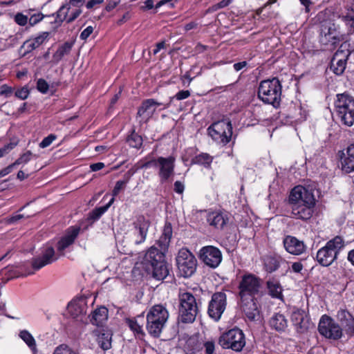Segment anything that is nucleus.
I'll return each instance as SVG.
<instances>
[{"instance_id":"1","label":"nucleus","mask_w":354,"mask_h":354,"mask_svg":"<svg viewBox=\"0 0 354 354\" xmlns=\"http://www.w3.org/2000/svg\"><path fill=\"white\" fill-rule=\"evenodd\" d=\"M171 224L166 221L156 246H151L146 252L142 261V268L147 274L157 280H163L169 274V264L165 260V252L172 236Z\"/></svg>"},{"instance_id":"18","label":"nucleus","mask_w":354,"mask_h":354,"mask_svg":"<svg viewBox=\"0 0 354 354\" xmlns=\"http://www.w3.org/2000/svg\"><path fill=\"white\" fill-rule=\"evenodd\" d=\"M158 176L161 183L167 182L174 174L175 158L159 157Z\"/></svg>"},{"instance_id":"40","label":"nucleus","mask_w":354,"mask_h":354,"mask_svg":"<svg viewBox=\"0 0 354 354\" xmlns=\"http://www.w3.org/2000/svg\"><path fill=\"white\" fill-rule=\"evenodd\" d=\"M212 160L213 158L208 153H202L198 156H196L192 159V163L201 165L204 166L205 167L208 168L210 167Z\"/></svg>"},{"instance_id":"12","label":"nucleus","mask_w":354,"mask_h":354,"mask_svg":"<svg viewBox=\"0 0 354 354\" xmlns=\"http://www.w3.org/2000/svg\"><path fill=\"white\" fill-rule=\"evenodd\" d=\"M318 330L326 338L333 340L339 339L343 335V329L340 325L326 315L321 317Z\"/></svg>"},{"instance_id":"54","label":"nucleus","mask_w":354,"mask_h":354,"mask_svg":"<svg viewBox=\"0 0 354 354\" xmlns=\"http://www.w3.org/2000/svg\"><path fill=\"white\" fill-rule=\"evenodd\" d=\"M125 182H123L122 180H118L116 182L115 185L112 191V195L114 199L115 196H118L121 190L124 189L126 187Z\"/></svg>"},{"instance_id":"39","label":"nucleus","mask_w":354,"mask_h":354,"mask_svg":"<svg viewBox=\"0 0 354 354\" xmlns=\"http://www.w3.org/2000/svg\"><path fill=\"white\" fill-rule=\"evenodd\" d=\"M19 337L26 342L34 354L37 351L36 342L32 335L26 330H21Z\"/></svg>"},{"instance_id":"9","label":"nucleus","mask_w":354,"mask_h":354,"mask_svg":"<svg viewBox=\"0 0 354 354\" xmlns=\"http://www.w3.org/2000/svg\"><path fill=\"white\" fill-rule=\"evenodd\" d=\"M319 38L322 45L332 46H335L344 39L338 26L331 20L321 22Z\"/></svg>"},{"instance_id":"56","label":"nucleus","mask_w":354,"mask_h":354,"mask_svg":"<svg viewBox=\"0 0 354 354\" xmlns=\"http://www.w3.org/2000/svg\"><path fill=\"white\" fill-rule=\"evenodd\" d=\"M191 93L188 90H182L178 92L172 98H176L177 100H183L190 96Z\"/></svg>"},{"instance_id":"53","label":"nucleus","mask_w":354,"mask_h":354,"mask_svg":"<svg viewBox=\"0 0 354 354\" xmlns=\"http://www.w3.org/2000/svg\"><path fill=\"white\" fill-rule=\"evenodd\" d=\"M57 136L55 134H50L44 138L39 143L41 148H46L51 145V143L56 139Z\"/></svg>"},{"instance_id":"30","label":"nucleus","mask_w":354,"mask_h":354,"mask_svg":"<svg viewBox=\"0 0 354 354\" xmlns=\"http://www.w3.org/2000/svg\"><path fill=\"white\" fill-rule=\"evenodd\" d=\"M145 322V316L143 314L138 315L133 318H127L125 323L130 328V329L135 333L136 335H145L143 330V325Z\"/></svg>"},{"instance_id":"20","label":"nucleus","mask_w":354,"mask_h":354,"mask_svg":"<svg viewBox=\"0 0 354 354\" xmlns=\"http://www.w3.org/2000/svg\"><path fill=\"white\" fill-rule=\"evenodd\" d=\"M292 322L297 333H306L313 327L310 319L303 310H297L292 314Z\"/></svg>"},{"instance_id":"32","label":"nucleus","mask_w":354,"mask_h":354,"mask_svg":"<svg viewBox=\"0 0 354 354\" xmlns=\"http://www.w3.org/2000/svg\"><path fill=\"white\" fill-rule=\"evenodd\" d=\"M269 326L272 329L282 333L288 327V320L283 314L275 313L270 319Z\"/></svg>"},{"instance_id":"61","label":"nucleus","mask_w":354,"mask_h":354,"mask_svg":"<svg viewBox=\"0 0 354 354\" xmlns=\"http://www.w3.org/2000/svg\"><path fill=\"white\" fill-rule=\"evenodd\" d=\"M136 171L133 169H130L128 170L124 175L123 182H125L126 184L128 183L131 176L135 174Z\"/></svg>"},{"instance_id":"33","label":"nucleus","mask_w":354,"mask_h":354,"mask_svg":"<svg viewBox=\"0 0 354 354\" xmlns=\"http://www.w3.org/2000/svg\"><path fill=\"white\" fill-rule=\"evenodd\" d=\"M97 335V342L99 346L104 351H106L111 347L112 333L110 330L100 329L95 330Z\"/></svg>"},{"instance_id":"2","label":"nucleus","mask_w":354,"mask_h":354,"mask_svg":"<svg viewBox=\"0 0 354 354\" xmlns=\"http://www.w3.org/2000/svg\"><path fill=\"white\" fill-rule=\"evenodd\" d=\"M288 204L292 218L308 221L313 215L316 199L312 189L297 185L291 189Z\"/></svg>"},{"instance_id":"4","label":"nucleus","mask_w":354,"mask_h":354,"mask_svg":"<svg viewBox=\"0 0 354 354\" xmlns=\"http://www.w3.org/2000/svg\"><path fill=\"white\" fill-rule=\"evenodd\" d=\"M178 322L183 324L193 323L198 313V303L196 297L189 292H180L178 295Z\"/></svg>"},{"instance_id":"49","label":"nucleus","mask_w":354,"mask_h":354,"mask_svg":"<svg viewBox=\"0 0 354 354\" xmlns=\"http://www.w3.org/2000/svg\"><path fill=\"white\" fill-rule=\"evenodd\" d=\"M82 12L81 8H76L70 15L68 14L66 16V18L64 21H66L67 24H71L74 21Z\"/></svg>"},{"instance_id":"14","label":"nucleus","mask_w":354,"mask_h":354,"mask_svg":"<svg viewBox=\"0 0 354 354\" xmlns=\"http://www.w3.org/2000/svg\"><path fill=\"white\" fill-rule=\"evenodd\" d=\"M227 306V296L223 292H214L208 304L207 314L209 317L218 322L221 319Z\"/></svg>"},{"instance_id":"42","label":"nucleus","mask_w":354,"mask_h":354,"mask_svg":"<svg viewBox=\"0 0 354 354\" xmlns=\"http://www.w3.org/2000/svg\"><path fill=\"white\" fill-rule=\"evenodd\" d=\"M342 21L348 28L349 32H354V10L353 9L348 10L346 13L342 14L340 17Z\"/></svg>"},{"instance_id":"63","label":"nucleus","mask_w":354,"mask_h":354,"mask_svg":"<svg viewBox=\"0 0 354 354\" xmlns=\"http://www.w3.org/2000/svg\"><path fill=\"white\" fill-rule=\"evenodd\" d=\"M104 1V0H90L87 2V3L86 4V7L88 8V9H91L93 8L95 5L97 4H101Z\"/></svg>"},{"instance_id":"44","label":"nucleus","mask_w":354,"mask_h":354,"mask_svg":"<svg viewBox=\"0 0 354 354\" xmlns=\"http://www.w3.org/2000/svg\"><path fill=\"white\" fill-rule=\"evenodd\" d=\"M32 158H37V156L33 154L30 151H27L26 153L21 155L20 157L17 158L13 163L15 166L21 164H26L29 162Z\"/></svg>"},{"instance_id":"27","label":"nucleus","mask_w":354,"mask_h":354,"mask_svg":"<svg viewBox=\"0 0 354 354\" xmlns=\"http://www.w3.org/2000/svg\"><path fill=\"white\" fill-rule=\"evenodd\" d=\"M340 153V160L342 169L346 173H351L354 171V143L348 145L346 149V153L343 151Z\"/></svg>"},{"instance_id":"19","label":"nucleus","mask_w":354,"mask_h":354,"mask_svg":"<svg viewBox=\"0 0 354 354\" xmlns=\"http://www.w3.org/2000/svg\"><path fill=\"white\" fill-rule=\"evenodd\" d=\"M56 260L54 248L52 246H48L41 250L39 256L32 259L31 264L32 268L37 270Z\"/></svg>"},{"instance_id":"47","label":"nucleus","mask_w":354,"mask_h":354,"mask_svg":"<svg viewBox=\"0 0 354 354\" xmlns=\"http://www.w3.org/2000/svg\"><path fill=\"white\" fill-rule=\"evenodd\" d=\"M17 145V142H10L0 148V158L3 157Z\"/></svg>"},{"instance_id":"59","label":"nucleus","mask_w":354,"mask_h":354,"mask_svg":"<svg viewBox=\"0 0 354 354\" xmlns=\"http://www.w3.org/2000/svg\"><path fill=\"white\" fill-rule=\"evenodd\" d=\"M16 167L14 163L8 165V167L0 170V178L10 174L12 169Z\"/></svg>"},{"instance_id":"36","label":"nucleus","mask_w":354,"mask_h":354,"mask_svg":"<svg viewBox=\"0 0 354 354\" xmlns=\"http://www.w3.org/2000/svg\"><path fill=\"white\" fill-rule=\"evenodd\" d=\"M108 319V309L106 307L101 306L95 309L91 317L90 322L92 324L97 326H102Z\"/></svg>"},{"instance_id":"15","label":"nucleus","mask_w":354,"mask_h":354,"mask_svg":"<svg viewBox=\"0 0 354 354\" xmlns=\"http://www.w3.org/2000/svg\"><path fill=\"white\" fill-rule=\"evenodd\" d=\"M150 225V221L144 215L139 214L136 216L132 223L133 228L131 234V240L135 244L139 245L145 242Z\"/></svg>"},{"instance_id":"29","label":"nucleus","mask_w":354,"mask_h":354,"mask_svg":"<svg viewBox=\"0 0 354 354\" xmlns=\"http://www.w3.org/2000/svg\"><path fill=\"white\" fill-rule=\"evenodd\" d=\"M162 104L152 98L145 100L139 106L137 115L139 117L146 116L147 118H149L155 112L156 106Z\"/></svg>"},{"instance_id":"35","label":"nucleus","mask_w":354,"mask_h":354,"mask_svg":"<svg viewBox=\"0 0 354 354\" xmlns=\"http://www.w3.org/2000/svg\"><path fill=\"white\" fill-rule=\"evenodd\" d=\"M284 260L278 255H267L263 259V266L268 272L276 271Z\"/></svg>"},{"instance_id":"52","label":"nucleus","mask_w":354,"mask_h":354,"mask_svg":"<svg viewBox=\"0 0 354 354\" xmlns=\"http://www.w3.org/2000/svg\"><path fill=\"white\" fill-rule=\"evenodd\" d=\"M203 348L205 349V354H214L215 351V344L213 341H207L203 342Z\"/></svg>"},{"instance_id":"16","label":"nucleus","mask_w":354,"mask_h":354,"mask_svg":"<svg viewBox=\"0 0 354 354\" xmlns=\"http://www.w3.org/2000/svg\"><path fill=\"white\" fill-rule=\"evenodd\" d=\"M199 258L206 266L211 268H216L221 264L223 256L218 248L207 245L200 250Z\"/></svg>"},{"instance_id":"31","label":"nucleus","mask_w":354,"mask_h":354,"mask_svg":"<svg viewBox=\"0 0 354 354\" xmlns=\"http://www.w3.org/2000/svg\"><path fill=\"white\" fill-rule=\"evenodd\" d=\"M48 35L49 34L48 32H44L39 36L24 41L23 45L21 46V48H26L24 55L30 53L33 50L38 48L40 45H41L47 39Z\"/></svg>"},{"instance_id":"28","label":"nucleus","mask_w":354,"mask_h":354,"mask_svg":"<svg viewBox=\"0 0 354 354\" xmlns=\"http://www.w3.org/2000/svg\"><path fill=\"white\" fill-rule=\"evenodd\" d=\"M67 309L73 318L83 321V317L86 313L87 306L84 299H80L69 303Z\"/></svg>"},{"instance_id":"13","label":"nucleus","mask_w":354,"mask_h":354,"mask_svg":"<svg viewBox=\"0 0 354 354\" xmlns=\"http://www.w3.org/2000/svg\"><path fill=\"white\" fill-rule=\"evenodd\" d=\"M260 288V279L252 274H245L241 277L238 286L239 295L240 298L254 297L259 292Z\"/></svg>"},{"instance_id":"25","label":"nucleus","mask_w":354,"mask_h":354,"mask_svg":"<svg viewBox=\"0 0 354 354\" xmlns=\"http://www.w3.org/2000/svg\"><path fill=\"white\" fill-rule=\"evenodd\" d=\"M84 3V0H68L64 3L56 12V19L54 21L60 26L66 18L71 7L81 8Z\"/></svg>"},{"instance_id":"6","label":"nucleus","mask_w":354,"mask_h":354,"mask_svg":"<svg viewBox=\"0 0 354 354\" xmlns=\"http://www.w3.org/2000/svg\"><path fill=\"white\" fill-rule=\"evenodd\" d=\"M282 86L278 78L268 79L261 82L258 96L264 103L278 107L281 101Z\"/></svg>"},{"instance_id":"10","label":"nucleus","mask_w":354,"mask_h":354,"mask_svg":"<svg viewBox=\"0 0 354 354\" xmlns=\"http://www.w3.org/2000/svg\"><path fill=\"white\" fill-rule=\"evenodd\" d=\"M208 135L217 143L226 145L232 136V125L230 120H219L207 128Z\"/></svg>"},{"instance_id":"62","label":"nucleus","mask_w":354,"mask_h":354,"mask_svg":"<svg viewBox=\"0 0 354 354\" xmlns=\"http://www.w3.org/2000/svg\"><path fill=\"white\" fill-rule=\"evenodd\" d=\"M304 266L300 262H295L292 265V269L296 273H299L302 270Z\"/></svg>"},{"instance_id":"43","label":"nucleus","mask_w":354,"mask_h":354,"mask_svg":"<svg viewBox=\"0 0 354 354\" xmlns=\"http://www.w3.org/2000/svg\"><path fill=\"white\" fill-rule=\"evenodd\" d=\"M269 294L272 297L279 298L281 295V287L278 282L268 281Z\"/></svg>"},{"instance_id":"17","label":"nucleus","mask_w":354,"mask_h":354,"mask_svg":"<svg viewBox=\"0 0 354 354\" xmlns=\"http://www.w3.org/2000/svg\"><path fill=\"white\" fill-rule=\"evenodd\" d=\"M343 45L334 54L330 65V69L336 75H340L345 71L348 57L351 52L348 50L342 49Z\"/></svg>"},{"instance_id":"38","label":"nucleus","mask_w":354,"mask_h":354,"mask_svg":"<svg viewBox=\"0 0 354 354\" xmlns=\"http://www.w3.org/2000/svg\"><path fill=\"white\" fill-rule=\"evenodd\" d=\"M113 202L114 198H112L106 205L95 208L88 214V220L91 221L98 220L102 216V215L107 211V209L109 208V207L112 205Z\"/></svg>"},{"instance_id":"8","label":"nucleus","mask_w":354,"mask_h":354,"mask_svg":"<svg viewBox=\"0 0 354 354\" xmlns=\"http://www.w3.org/2000/svg\"><path fill=\"white\" fill-rule=\"evenodd\" d=\"M218 344L224 349L241 351L245 346V337L243 330L234 327L223 333L218 338Z\"/></svg>"},{"instance_id":"34","label":"nucleus","mask_w":354,"mask_h":354,"mask_svg":"<svg viewBox=\"0 0 354 354\" xmlns=\"http://www.w3.org/2000/svg\"><path fill=\"white\" fill-rule=\"evenodd\" d=\"M203 350V342L198 337L193 335L189 337L184 346L186 354H197Z\"/></svg>"},{"instance_id":"46","label":"nucleus","mask_w":354,"mask_h":354,"mask_svg":"<svg viewBox=\"0 0 354 354\" xmlns=\"http://www.w3.org/2000/svg\"><path fill=\"white\" fill-rule=\"evenodd\" d=\"M53 354H76V353L66 344L57 346Z\"/></svg>"},{"instance_id":"57","label":"nucleus","mask_w":354,"mask_h":354,"mask_svg":"<svg viewBox=\"0 0 354 354\" xmlns=\"http://www.w3.org/2000/svg\"><path fill=\"white\" fill-rule=\"evenodd\" d=\"M93 32V28L91 26L86 28L80 34V37L82 40H86Z\"/></svg>"},{"instance_id":"21","label":"nucleus","mask_w":354,"mask_h":354,"mask_svg":"<svg viewBox=\"0 0 354 354\" xmlns=\"http://www.w3.org/2000/svg\"><path fill=\"white\" fill-rule=\"evenodd\" d=\"M283 244L286 251L293 255H300L306 250V246L302 241L290 235L283 238Z\"/></svg>"},{"instance_id":"7","label":"nucleus","mask_w":354,"mask_h":354,"mask_svg":"<svg viewBox=\"0 0 354 354\" xmlns=\"http://www.w3.org/2000/svg\"><path fill=\"white\" fill-rule=\"evenodd\" d=\"M335 109L342 123L347 127L354 124V97L347 92L336 95Z\"/></svg>"},{"instance_id":"3","label":"nucleus","mask_w":354,"mask_h":354,"mask_svg":"<svg viewBox=\"0 0 354 354\" xmlns=\"http://www.w3.org/2000/svg\"><path fill=\"white\" fill-rule=\"evenodd\" d=\"M346 243L342 236L337 235L328 241L319 248L316 254V261L323 267H328L335 262Z\"/></svg>"},{"instance_id":"37","label":"nucleus","mask_w":354,"mask_h":354,"mask_svg":"<svg viewBox=\"0 0 354 354\" xmlns=\"http://www.w3.org/2000/svg\"><path fill=\"white\" fill-rule=\"evenodd\" d=\"M72 47L73 43L68 41L60 46L53 55L54 62L57 64L65 55H68Z\"/></svg>"},{"instance_id":"64","label":"nucleus","mask_w":354,"mask_h":354,"mask_svg":"<svg viewBox=\"0 0 354 354\" xmlns=\"http://www.w3.org/2000/svg\"><path fill=\"white\" fill-rule=\"evenodd\" d=\"M104 167V164L103 162L93 163V164H91L90 166V168L93 171H99Z\"/></svg>"},{"instance_id":"22","label":"nucleus","mask_w":354,"mask_h":354,"mask_svg":"<svg viewBox=\"0 0 354 354\" xmlns=\"http://www.w3.org/2000/svg\"><path fill=\"white\" fill-rule=\"evenodd\" d=\"M340 326L348 337L354 336V317L346 309H340L337 314Z\"/></svg>"},{"instance_id":"60","label":"nucleus","mask_w":354,"mask_h":354,"mask_svg":"<svg viewBox=\"0 0 354 354\" xmlns=\"http://www.w3.org/2000/svg\"><path fill=\"white\" fill-rule=\"evenodd\" d=\"M184 185L180 181L174 183V191L178 194H182L184 191Z\"/></svg>"},{"instance_id":"58","label":"nucleus","mask_w":354,"mask_h":354,"mask_svg":"<svg viewBox=\"0 0 354 354\" xmlns=\"http://www.w3.org/2000/svg\"><path fill=\"white\" fill-rule=\"evenodd\" d=\"M232 1V0H222L217 4L214 5L212 7V9L213 10H217L218 9L225 8L231 3Z\"/></svg>"},{"instance_id":"41","label":"nucleus","mask_w":354,"mask_h":354,"mask_svg":"<svg viewBox=\"0 0 354 354\" xmlns=\"http://www.w3.org/2000/svg\"><path fill=\"white\" fill-rule=\"evenodd\" d=\"M126 141L131 147L139 149L142 145V137L136 133L134 129L131 131V134L127 136Z\"/></svg>"},{"instance_id":"24","label":"nucleus","mask_w":354,"mask_h":354,"mask_svg":"<svg viewBox=\"0 0 354 354\" xmlns=\"http://www.w3.org/2000/svg\"><path fill=\"white\" fill-rule=\"evenodd\" d=\"M209 225L217 230H223L229 223V216L221 212H212L207 217Z\"/></svg>"},{"instance_id":"51","label":"nucleus","mask_w":354,"mask_h":354,"mask_svg":"<svg viewBox=\"0 0 354 354\" xmlns=\"http://www.w3.org/2000/svg\"><path fill=\"white\" fill-rule=\"evenodd\" d=\"M14 92V88L7 84H3L0 87V95L5 97H10Z\"/></svg>"},{"instance_id":"50","label":"nucleus","mask_w":354,"mask_h":354,"mask_svg":"<svg viewBox=\"0 0 354 354\" xmlns=\"http://www.w3.org/2000/svg\"><path fill=\"white\" fill-rule=\"evenodd\" d=\"M29 90L28 87L24 86L18 90H17L15 93V96L20 100H26L29 95Z\"/></svg>"},{"instance_id":"55","label":"nucleus","mask_w":354,"mask_h":354,"mask_svg":"<svg viewBox=\"0 0 354 354\" xmlns=\"http://www.w3.org/2000/svg\"><path fill=\"white\" fill-rule=\"evenodd\" d=\"M28 16L22 13H17L15 16V21L19 26H25L28 23Z\"/></svg>"},{"instance_id":"11","label":"nucleus","mask_w":354,"mask_h":354,"mask_svg":"<svg viewBox=\"0 0 354 354\" xmlns=\"http://www.w3.org/2000/svg\"><path fill=\"white\" fill-rule=\"evenodd\" d=\"M176 260L178 272L181 277L188 278L196 272L197 260L187 249L183 248L180 250Z\"/></svg>"},{"instance_id":"45","label":"nucleus","mask_w":354,"mask_h":354,"mask_svg":"<svg viewBox=\"0 0 354 354\" xmlns=\"http://www.w3.org/2000/svg\"><path fill=\"white\" fill-rule=\"evenodd\" d=\"M54 15H55V14L52 15V16H54ZM55 15H56V13H55ZM45 17H51V15H44L41 12H37V13L33 14V15H30V17L28 19V23L31 26H33L35 24L40 22Z\"/></svg>"},{"instance_id":"48","label":"nucleus","mask_w":354,"mask_h":354,"mask_svg":"<svg viewBox=\"0 0 354 354\" xmlns=\"http://www.w3.org/2000/svg\"><path fill=\"white\" fill-rule=\"evenodd\" d=\"M37 88L39 92L45 94L49 89V85L45 80L41 78L37 82Z\"/></svg>"},{"instance_id":"26","label":"nucleus","mask_w":354,"mask_h":354,"mask_svg":"<svg viewBox=\"0 0 354 354\" xmlns=\"http://www.w3.org/2000/svg\"><path fill=\"white\" fill-rule=\"evenodd\" d=\"M80 232V227L72 226L67 229L66 234L57 242V249L59 252L64 251L66 248L72 245L77 239Z\"/></svg>"},{"instance_id":"23","label":"nucleus","mask_w":354,"mask_h":354,"mask_svg":"<svg viewBox=\"0 0 354 354\" xmlns=\"http://www.w3.org/2000/svg\"><path fill=\"white\" fill-rule=\"evenodd\" d=\"M240 308L250 321H254L259 316V310L254 297L240 298Z\"/></svg>"},{"instance_id":"5","label":"nucleus","mask_w":354,"mask_h":354,"mask_svg":"<svg viewBox=\"0 0 354 354\" xmlns=\"http://www.w3.org/2000/svg\"><path fill=\"white\" fill-rule=\"evenodd\" d=\"M169 317V313L162 305H154L147 313L146 328L150 335L159 337Z\"/></svg>"}]
</instances>
